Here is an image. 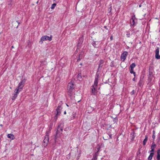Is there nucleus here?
Segmentation results:
<instances>
[{"label":"nucleus","mask_w":160,"mask_h":160,"mask_svg":"<svg viewBox=\"0 0 160 160\" xmlns=\"http://www.w3.org/2000/svg\"><path fill=\"white\" fill-rule=\"evenodd\" d=\"M126 35H127V37H128V38L129 37H130V33H127L126 34Z\"/></svg>","instance_id":"29"},{"label":"nucleus","mask_w":160,"mask_h":160,"mask_svg":"<svg viewBox=\"0 0 160 160\" xmlns=\"http://www.w3.org/2000/svg\"><path fill=\"white\" fill-rule=\"evenodd\" d=\"M98 43V42L94 41L92 43V45L95 48H97L98 47V46H97Z\"/></svg>","instance_id":"19"},{"label":"nucleus","mask_w":160,"mask_h":160,"mask_svg":"<svg viewBox=\"0 0 160 160\" xmlns=\"http://www.w3.org/2000/svg\"><path fill=\"white\" fill-rule=\"evenodd\" d=\"M155 58L157 59H160V55H159V54L157 55H155Z\"/></svg>","instance_id":"27"},{"label":"nucleus","mask_w":160,"mask_h":160,"mask_svg":"<svg viewBox=\"0 0 160 160\" xmlns=\"http://www.w3.org/2000/svg\"><path fill=\"white\" fill-rule=\"evenodd\" d=\"M52 129V126H49L46 132V135L49 136V134L50 133Z\"/></svg>","instance_id":"10"},{"label":"nucleus","mask_w":160,"mask_h":160,"mask_svg":"<svg viewBox=\"0 0 160 160\" xmlns=\"http://www.w3.org/2000/svg\"><path fill=\"white\" fill-rule=\"evenodd\" d=\"M52 36L50 35V37L47 35H45L42 36L40 40L39 41V43L41 44H42L43 43V41L48 40L49 41L52 40Z\"/></svg>","instance_id":"2"},{"label":"nucleus","mask_w":160,"mask_h":160,"mask_svg":"<svg viewBox=\"0 0 160 160\" xmlns=\"http://www.w3.org/2000/svg\"><path fill=\"white\" fill-rule=\"evenodd\" d=\"M17 22H18V24H19L20 23L19 22H18V21H17Z\"/></svg>","instance_id":"42"},{"label":"nucleus","mask_w":160,"mask_h":160,"mask_svg":"<svg viewBox=\"0 0 160 160\" xmlns=\"http://www.w3.org/2000/svg\"><path fill=\"white\" fill-rule=\"evenodd\" d=\"M56 4L55 3H53V4L52 5V6L51 7V9H53L56 6Z\"/></svg>","instance_id":"25"},{"label":"nucleus","mask_w":160,"mask_h":160,"mask_svg":"<svg viewBox=\"0 0 160 160\" xmlns=\"http://www.w3.org/2000/svg\"><path fill=\"white\" fill-rule=\"evenodd\" d=\"M98 75H97V76H96L95 77L94 82V84L93 85H92V86H94L96 87H97V85L98 83Z\"/></svg>","instance_id":"9"},{"label":"nucleus","mask_w":160,"mask_h":160,"mask_svg":"<svg viewBox=\"0 0 160 160\" xmlns=\"http://www.w3.org/2000/svg\"><path fill=\"white\" fill-rule=\"evenodd\" d=\"M75 88L74 84L72 81L69 82L67 87V92L68 95L71 97L73 94V91Z\"/></svg>","instance_id":"1"},{"label":"nucleus","mask_w":160,"mask_h":160,"mask_svg":"<svg viewBox=\"0 0 160 160\" xmlns=\"http://www.w3.org/2000/svg\"><path fill=\"white\" fill-rule=\"evenodd\" d=\"M129 71H130V73H131V74H132L133 73V75L134 76V77L135 76H136V72L133 71V69H132V68H130V69L129 70Z\"/></svg>","instance_id":"17"},{"label":"nucleus","mask_w":160,"mask_h":160,"mask_svg":"<svg viewBox=\"0 0 160 160\" xmlns=\"http://www.w3.org/2000/svg\"><path fill=\"white\" fill-rule=\"evenodd\" d=\"M110 10H109V12H111V8H110Z\"/></svg>","instance_id":"37"},{"label":"nucleus","mask_w":160,"mask_h":160,"mask_svg":"<svg viewBox=\"0 0 160 160\" xmlns=\"http://www.w3.org/2000/svg\"><path fill=\"white\" fill-rule=\"evenodd\" d=\"M148 138V137L147 136H146L145 137V138L144 139L143 141V144L144 146H145L146 144V143L147 141Z\"/></svg>","instance_id":"15"},{"label":"nucleus","mask_w":160,"mask_h":160,"mask_svg":"<svg viewBox=\"0 0 160 160\" xmlns=\"http://www.w3.org/2000/svg\"><path fill=\"white\" fill-rule=\"evenodd\" d=\"M109 136L110 138H112V135L111 134H110V135H109Z\"/></svg>","instance_id":"31"},{"label":"nucleus","mask_w":160,"mask_h":160,"mask_svg":"<svg viewBox=\"0 0 160 160\" xmlns=\"http://www.w3.org/2000/svg\"><path fill=\"white\" fill-rule=\"evenodd\" d=\"M8 138H11L12 140L14 139L15 138L14 135L11 134H8Z\"/></svg>","instance_id":"14"},{"label":"nucleus","mask_w":160,"mask_h":160,"mask_svg":"<svg viewBox=\"0 0 160 160\" xmlns=\"http://www.w3.org/2000/svg\"><path fill=\"white\" fill-rule=\"evenodd\" d=\"M129 48V47H128V46H127V49H128Z\"/></svg>","instance_id":"36"},{"label":"nucleus","mask_w":160,"mask_h":160,"mask_svg":"<svg viewBox=\"0 0 160 160\" xmlns=\"http://www.w3.org/2000/svg\"><path fill=\"white\" fill-rule=\"evenodd\" d=\"M104 28H106V29H108V28H107L106 26H104Z\"/></svg>","instance_id":"35"},{"label":"nucleus","mask_w":160,"mask_h":160,"mask_svg":"<svg viewBox=\"0 0 160 160\" xmlns=\"http://www.w3.org/2000/svg\"><path fill=\"white\" fill-rule=\"evenodd\" d=\"M99 149H100V148H98V151L99 150Z\"/></svg>","instance_id":"39"},{"label":"nucleus","mask_w":160,"mask_h":160,"mask_svg":"<svg viewBox=\"0 0 160 160\" xmlns=\"http://www.w3.org/2000/svg\"><path fill=\"white\" fill-rule=\"evenodd\" d=\"M18 94L15 93L13 97H12V100H14L17 97Z\"/></svg>","instance_id":"21"},{"label":"nucleus","mask_w":160,"mask_h":160,"mask_svg":"<svg viewBox=\"0 0 160 160\" xmlns=\"http://www.w3.org/2000/svg\"><path fill=\"white\" fill-rule=\"evenodd\" d=\"M21 91H20V90L19 89L16 88V89L15 90L14 92H15V93L18 94H19V92Z\"/></svg>","instance_id":"23"},{"label":"nucleus","mask_w":160,"mask_h":160,"mask_svg":"<svg viewBox=\"0 0 160 160\" xmlns=\"http://www.w3.org/2000/svg\"><path fill=\"white\" fill-rule=\"evenodd\" d=\"M61 131H62V129H61Z\"/></svg>","instance_id":"44"},{"label":"nucleus","mask_w":160,"mask_h":160,"mask_svg":"<svg viewBox=\"0 0 160 160\" xmlns=\"http://www.w3.org/2000/svg\"><path fill=\"white\" fill-rule=\"evenodd\" d=\"M49 136L46 135L44 137V138L43 140V145L44 147H46L47 146V144L49 142Z\"/></svg>","instance_id":"7"},{"label":"nucleus","mask_w":160,"mask_h":160,"mask_svg":"<svg viewBox=\"0 0 160 160\" xmlns=\"http://www.w3.org/2000/svg\"><path fill=\"white\" fill-rule=\"evenodd\" d=\"M79 40L81 42H82L83 41V38L82 37L79 38Z\"/></svg>","instance_id":"28"},{"label":"nucleus","mask_w":160,"mask_h":160,"mask_svg":"<svg viewBox=\"0 0 160 160\" xmlns=\"http://www.w3.org/2000/svg\"><path fill=\"white\" fill-rule=\"evenodd\" d=\"M62 109V108L61 106H58L57 109H56L57 113L55 116V118L56 119L57 118L58 116L60 115L61 114V110Z\"/></svg>","instance_id":"5"},{"label":"nucleus","mask_w":160,"mask_h":160,"mask_svg":"<svg viewBox=\"0 0 160 160\" xmlns=\"http://www.w3.org/2000/svg\"><path fill=\"white\" fill-rule=\"evenodd\" d=\"M104 61L102 60H101L100 61L99 63V64L98 68H100V67H102V65Z\"/></svg>","instance_id":"18"},{"label":"nucleus","mask_w":160,"mask_h":160,"mask_svg":"<svg viewBox=\"0 0 160 160\" xmlns=\"http://www.w3.org/2000/svg\"><path fill=\"white\" fill-rule=\"evenodd\" d=\"M150 153V154L148 158V160H151L152 158V157L154 154V152H149Z\"/></svg>","instance_id":"13"},{"label":"nucleus","mask_w":160,"mask_h":160,"mask_svg":"<svg viewBox=\"0 0 160 160\" xmlns=\"http://www.w3.org/2000/svg\"><path fill=\"white\" fill-rule=\"evenodd\" d=\"M82 55L81 54H79L78 57H77V61H79L82 58Z\"/></svg>","instance_id":"20"},{"label":"nucleus","mask_w":160,"mask_h":160,"mask_svg":"<svg viewBox=\"0 0 160 160\" xmlns=\"http://www.w3.org/2000/svg\"><path fill=\"white\" fill-rule=\"evenodd\" d=\"M159 53V48H158L155 51V55H157Z\"/></svg>","instance_id":"24"},{"label":"nucleus","mask_w":160,"mask_h":160,"mask_svg":"<svg viewBox=\"0 0 160 160\" xmlns=\"http://www.w3.org/2000/svg\"><path fill=\"white\" fill-rule=\"evenodd\" d=\"M0 126H2V124H0Z\"/></svg>","instance_id":"41"},{"label":"nucleus","mask_w":160,"mask_h":160,"mask_svg":"<svg viewBox=\"0 0 160 160\" xmlns=\"http://www.w3.org/2000/svg\"><path fill=\"white\" fill-rule=\"evenodd\" d=\"M12 48H13V46H12Z\"/></svg>","instance_id":"45"},{"label":"nucleus","mask_w":160,"mask_h":160,"mask_svg":"<svg viewBox=\"0 0 160 160\" xmlns=\"http://www.w3.org/2000/svg\"><path fill=\"white\" fill-rule=\"evenodd\" d=\"M25 82L26 79H25L22 80L19 83L18 87L16 88L19 89L20 91H22L24 86Z\"/></svg>","instance_id":"3"},{"label":"nucleus","mask_w":160,"mask_h":160,"mask_svg":"<svg viewBox=\"0 0 160 160\" xmlns=\"http://www.w3.org/2000/svg\"><path fill=\"white\" fill-rule=\"evenodd\" d=\"M134 137H135V136H133V138H134Z\"/></svg>","instance_id":"47"},{"label":"nucleus","mask_w":160,"mask_h":160,"mask_svg":"<svg viewBox=\"0 0 160 160\" xmlns=\"http://www.w3.org/2000/svg\"><path fill=\"white\" fill-rule=\"evenodd\" d=\"M137 22V19L135 18V15L132 16L130 21L131 25L132 26H134Z\"/></svg>","instance_id":"4"},{"label":"nucleus","mask_w":160,"mask_h":160,"mask_svg":"<svg viewBox=\"0 0 160 160\" xmlns=\"http://www.w3.org/2000/svg\"><path fill=\"white\" fill-rule=\"evenodd\" d=\"M70 158V157H69V156H68V157H67V158Z\"/></svg>","instance_id":"40"},{"label":"nucleus","mask_w":160,"mask_h":160,"mask_svg":"<svg viewBox=\"0 0 160 160\" xmlns=\"http://www.w3.org/2000/svg\"><path fill=\"white\" fill-rule=\"evenodd\" d=\"M128 55V52L127 51L124 52L121 55V59L123 62L124 61Z\"/></svg>","instance_id":"6"},{"label":"nucleus","mask_w":160,"mask_h":160,"mask_svg":"<svg viewBox=\"0 0 160 160\" xmlns=\"http://www.w3.org/2000/svg\"><path fill=\"white\" fill-rule=\"evenodd\" d=\"M110 40H112L113 39V37H112V36H111L110 37Z\"/></svg>","instance_id":"30"},{"label":"nucleus","mask_w":160,"mask_h":160,"mask_svg":"<svg viewBox=\"0 0 160 160\" xmlns=\"http://www.w3.org/2000/svg\"><path fill=\"white\" fill-rule=\"evenodd\" d=\"M156 147V145L154 141L152 142V144L151 146V150L149 151V152H154V149Z\"/></svg>","instance_id":"8"},{"label":"nucleus","mask_w":160,"mask_h":160,"mask_svg":"<svg viewBox=\"0 0 160 160\" xmlns=\"http://www.w3.org/2000/svg\"><path fill=\"white\" fill-rule=\"evenodd\" d=\"M142 6V5L141 4L139 6V7L140 8Z\"/></svg>","instance_id":"33"},{"label":"nucleus","mask_w":160,"mask_h":160,"mask_svg":"<svg viewBox=\"0 0 160 160\" xmlns=\"http://www.w3.org/2000/svg\"><path fill=\"white\" fill-rule=\"evenodd\" d=\"M84 125H83V127H84Z\"/></svg>","instance_id":"46"},{"label":"nucleus","mask_w":160,"mask_h":160,"mask_svg":"<svg viewBox=\"0 0 160 160\" xmlns=\"http://www.w3.org/2000/svg\"><path fill=\"white\" fill-rule=\"evenodd\" d=\"M81 73H79L78 74V75L79 76H81Z\"/></svg>","instance_id":"38"},{"label":"nucleus","mask_w":160,"mask_h":160,"mask_svg":"<svg viewBox=\"0 0 160 160\" xmlns=\"http://www.w3.org/2000/svg\"><path fill=\"white\" fill-rule=\"evenodd\" d=\"M136 67V64L135 63H132L130 66V68L133 69Z\"/></svg>","instance_id":"22"},{"label":"nucleus","mask_w":160,"mask_h":160,"mask_svg":"<svg viewBox=\"0 0 160 160\" xmlns=\"http://www.w3.org/2000/svg\"><path fill=\"white\" fill-rule=\"evenodd\" d=\"M155 131H153V135L152 136V138L153 139H154L155 138Z\"/></svg>","instance_id":"26"},{"label":"nucleus","mask_w":160,"mask_h":160,"mask_svg":"<svg viewBox=\"0 0 160 160\" xmlns=\"http://www.w3.org/2000/svg\"><path fill=\"white\" fill-rule=\"evenodd\" d=\"M138 160H140V159H139Z\"/></svg>","instance_id":"48"},{"label":"nucleus","mask_w":160,"mask_h":160,"mask_svg":"<svg viewBox=\"0 0 160 160\" xmlns=\"http://www.w3.org/2000/svg\"><path fill=\"white\" fill-rule=\"evenodd\" d=\"M157 159L158 160H160V149H158L157 151Z\"/></svg>","instance_id":"12"},{"label":"nucleus","mask_w":160,"mask_h":160,"mask_svg":"<svg viewBox=\"0 0 160 160\" xmlns=\"http://www.w3.org/2000/svg\"><path fill=\"white\" fill-rule=\"evenodd\" d=\"M66 105L67 106H68V105L67 104Z\"/></svg>","instance_id":"43"},{"label":"nucleus","mask_w":160,"mask_h":160,"mask_svg":"<svg viewBox=\"0 0 160 160\" xmlns=\"http://www.w3.org/2000/svg\"><path fill=\"white\" fill-rule=\"evenodd\" d=\"M98 152H96L93 155L92 160H97V159Z\"/></svg>","instance_id":"16"},{"label":"nucleus","mask_w":160,"mask_h":160,"mask_svg":"<svg viewBox=\"0 0 160 160\" xmlns=\"http://www.w3.org/2000/svg\"><path fill=\"white\" fill-rule=\"evenodd\" d=\"M64 114H66V111H64Z\"/></svg>","instance_id":"34"},{"label":"nucleus","mask_w":160,"mask_h":160,"mask_svg":"<svg viewBox=\"0 0 160 160\" xmlns=\"http://www.w3.org/2000/svg\"><path fill=\"white\" fill-rule=\"evenodd\" d=\"M92 93L94 95H95L96 93V87H95L94 86H92Z\"/></svg>","instance_id":"11"},{"label":"nucleus","mask_w":160,"mask_h":160,"mask_svg":"<svg viewBox=\"0 0 160 160\" xmlns=\"http://www.w3.org/2000/svg\"><path fill=\"white\" fill-rule=\"evenodd\" d=\"M132 80L135 81V77L132 79Z\"/></svg>","instance_id":"32"}]
</instances>
